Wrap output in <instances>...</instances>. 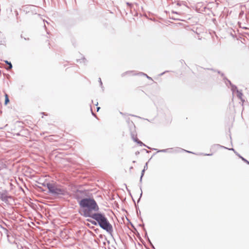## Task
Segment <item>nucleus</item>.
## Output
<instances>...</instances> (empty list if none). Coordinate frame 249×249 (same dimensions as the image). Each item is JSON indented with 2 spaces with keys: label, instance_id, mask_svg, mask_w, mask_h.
I'll use <instances>...</instances> for the list:
<instances>
[{
  "label": "nucleus",
  "instance_id": "nucleus-1",
  "mask_svg": "<svg viewBox=\"0 0 249 249\" xmlns=\"http://www.w3.org/2000/svg\"><path fill=\"white\" fill-rule=\"evenodd\" d=\"M79 205L85 217H92L99 210L98 205L93 199L84 198L80 201Z\"/></svg>",
  "mask_w": 249,
  "mask_h": 249
},
{
  "label": "nucleus",
  "instance_id": "nucleus-2",
  "mask_svg": "<svg viewBox=\"0 0 249 249\" xmlns=\"http://www.w3.org/2000/svg\"><path fill=\"white\" fill-rule=\"evenodd\" d=\"M91 218L95 220L103 229L109 232L112 231V226L105 215L101 213H96Z\"/></svg>",
  "mask_w": 249,
  "mask_h": 249
},
{
  "label": "nucleus",
  "instance_id": "nucleus-3",
  "mask_svg": "<svg viewBox=\"0 0 249 249\" xmlns=\"http://www.w3.org/2000/svg\"><path fill=\"white\" fill-rule=\"evenodd\" d=\"M47 186L49 191L52 193L57 195H64L66 193V190L63 188L55 184L48 183Z\"/></svg>",
  "mask_w": 249,
  "mask_h": 249
},
{
  "label": "nucleus",
  "instance_id": "nucleus-4",
  "mask_svg": "<svg viewBox=\"0 0 249 249\" xmlns=\"http://www.w3.org/2000/svg\"><path fill=\"white\" fill-rule=\"evenodd\" d=\"M0 198L3 201L7 199V196L4 193H0Z\"/></svg>",
  "mask_w": 249,
  "mask_h": 249
},
{
  "label": "nucleus",
  "instance_id": "nucleus-5",
  "mask_svg": "<svg viewBox=\"0 0 249 249\" xmlns=\"http://www.w3.org/2000/svg\"><path fill=\"white\" fill-rule=\"evenodd\" d=\"M4 96H5V103H4V104L5 105H6L9 102V100L8 95L7 94L5 93Z\"/></svg>",
  "mask_w": 249,
  "mask_h": 249
},
{
  "label": "nucleus",
  "instance_id": "nucleus-6",
  "mask_svg": "<svg viewBox=\"0 0 249 249\" xmlns=\"http://www.w3.org/2000/svg\"><path fill=\"white\" fill-rule=\"evenodd\" d=\"M88 221L91 222L92 224L93 225H96L97 224L96 223V222L94 221H92V220H89V219H88L87 220Z\"/></svg>",
  "mask_w": 249,
  "mask_h": 249
},
{
  "label": "nucleus",
  "instance_id": "nucleus-7",
  "mask_svg": "<svg viewBox=\"0 0 249 249\" xmlns=\"http://www.w3.org/2000/svg\"><path fill=\"white\" fill-rule=\"evenodd\" d=\"M9 65V68L8 69H11L12 68V65L11 63H8Z\"/></svg>",
  "mask_w": 249,
  "mask_h": 249
},
{
  "label": "nucleus",
  "instance_id": "nucleus-8",
  "mask_svg": "<svg viewBox=\"0 0 249 249\" xmlns=\"http://www.w3.org/2000/svg\"><path fill=\"white\" fill-rule=\"evenodd\" d=\"M242 160L244 161H245L246 162H247L248 164H249V162L247 160H246L245 159H244V158H242Z\"/></svg>",
  "mask_w": 249,
  "mask_h": 249
},
{
  "label": "nucleus",
  "instance_id": "nucleus-9",
  "mask_svg": "<svg viewBox=\"0 0 249 249\" xmlns=\"http://www.w3.org/2000/svg\"><path fill=\"white\" fill-rule=\"evenodd\" d=\"M99 109H100V107H97V111H99Z\"/></svg>",
  "mask_w": 249,
  "mask_h": 249
},
{
  "label": "nucleus",
  "instance_id": "nucleus-10",
  "mask_svg": "<svg viewBox=\"0 0 249 249\" xmlns=\"http://www.w3.org/2000/svg\"><path fill=\"white\" fill-rule=\"evenodd\" d=\"M5 63L8 64V63H9L10 62H9L8 61H5Z\"/></svg>",
  "mask_w": 249,
  "mask_h": 249
}]
</instances>
